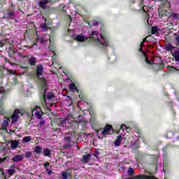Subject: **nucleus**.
<instances>
[{
  "instance_id": "nucleus-21",
  "label": "nucleus",
  "mask_w": 179,
  "mask_h": 179,
  "mask_svg": "<svg viewBox=\"0 0 179 179\" xmlns=\"http://www.w3.org/2000/svg\"><path fill=\"white\" fill-rule=\"evenodd\" d=\"M38 5H39V6H41V8H42V9H46L47 8V3H45V1H40L38 2Z\"/></svg>"
},
{
  "instance_id": "nucleus-8",
  "label": "nucleus",
  "mask_w": 179,
  "mask_h": 179,
  "mask_svg": "<svg viewBox=\"0 0 179 179\" xmlns=\"http://www.w3.org/2000/svg\"><path fill=\"white\" fill-rule=\"evenodd\" d=\"M24 156L23 155H15L13 158V162H22L23 160Z\"/></svg>"
},
{
  "instance_id": "nucleus-9",
  "label": "nucleus",
  "mask_w": 179,
  "mask_h": 179,
  "mask_svg": "<svg viewBox=\"0 0 179 179\" xmlns=\"http://www.w3.org/2000/svg\"><path fill=\"white\" fill-rule=\"evenodd\" d=\"M79 127V123L76 121H72L71 122V120L69 122V127L68 128H78Z\"/></svg>"
},
{
  "instance_id": "nucleus-46",
  "label": "nucleus",
  "mask_w": 179,
  "mask_h": 179,
  "mask_svg": "<svg viewBox=\"0 0 179 179\" xmlns=\"http://www.w3.org/2000/svg\"><path fill=\"white\" fill-rule=\"evenodd\" d=\"M38 108V106H35L33 109H32V113L34 111H36V110Z\"/></svg>"
},
{
  "instance_id": "nucleus-15",
  "label": "nucleus",
  "mask_w": 179,
  "mask_h": 179,
  "mask_svg": "<svg viewBox=\"0 0 179 179\" xmlns=\"http://www.w3.org/2000/svg\"><path fill=\"white\" fill-rule=\"evenodd\" d=\"M10 143L11 149H16V148H17V145H19V143L16 141H11Z\"/></svg>"
},
{
  "instance_id": "nucleus-18",
  "label": "nucleus",
  "mask_w": 179,
  "mask_h": 179,
  "mask_svg": "<svg viewBox=\"0 0 179 179\" xmlns=\"http://www.w3.org/2000/svg\"><path fill=\"white\" fill-rule=\"evenodd\" d=\"M54 94L49 92L47 94H44V100L45 101V99H48V100H51V99H53Z\"/></svg>"
},
{
  "instance_id": "nucleus-2",
  "label": "nucleus",
  "mask_w": 179,
  "mask_h": 179,
  "mask_svg": "<svg viewBox=\"0 0 179 179\" xmlns=\"http://www.w3.org/2000/svg\"><path fill=\"white\" fill-rule=\"evenodd\" d=\"M114 134V131L113 130V126L110 124H107L104 128L103 130L101 131V135L104 138L106 135H113Z\"/></svg>"
},
{
  "instance_id": "nucleus-12",
  "label": "nucleus",
  "mask_w": 179,
  "mask_h": 179,
  "mask_svg": "<svg viewBox=\"0 0 179 179\" xmlns=\"http://www.w3.org/2000/svg\"><path fill=\"white\" fill-rule=\"evenodd\" d=\"M91 158H92V155L87 154L86 155H83L81 161L83 162V163H88Z\"/></svg>"
},
{
  "instance_id": "nucleus-31",
  "label": "nucleus",
  "mask_w": 179,
  "mask_h": 179,
  "mask_svg": "<svg viewBox=\"0 0 179 179\" xmlns=\"http://www.w3.org/2000/svg\"><path fill=\"white\" fill-rule=\"evenodd\" d=\"M159 31V28L157 27H152V34H156Z\"/></svg>"
},
{
  "instance_id": "nucleus-42",
  "label": "nucleus",
  "mask_w": 179,
  "mask_h": 179,
  "mask_svg": "<svg viewBox=\"0 0 179 179\" xmlns=\"http://www.w3.org/2000/svg\"><path fill=\"white\" fill-rule=\"evenodd\" d=\"M1 177H3L4 178V179H7L6 178V175L5 174V172H3V170H1Z\"/></svg>"
},
{
  "instance_id": "nucleus-10",
  "label": "nucleus",
  "mask_w": 179,
  "mask_h": 179,
  "mask_svg": "<svg viewBox=\"0 0 179 179\" xmlns=\"http://www.w3.org/2000/svg\"><path fill=\"white\" fill-rule=\"evenodd\" d=\"M76 40L77 41H86V40H87V37L85 36L83 34H80L78 35L76 38Z\"/></svg>"
},
{
  "instance_id": "nucleus-53",
  "label": "nucleus",
  "mask_w": 179,
  "mask_h": 179,
  "mask_svg": "<svg viewBox=\"0 0 179 179\" xmlns=\"http://www.w3.org/2000/svg\"><path fill=\"white\" fill-rule=\"evenodd\" d=\"M96 135L97 136H99V131H96Z\"/></svg>"
},
{
  "instance_id": "nucleus-45",
  "label": "nucleus",
  "mask_w": 179,
  "mask_h": 179,
  "mask_svg": "<svg viewBox=\"0 0 179 179\" xmlns=\"http://www.w3.org/2000/svg\"><path fill=\"white\" fill-rule=\"evenodd\" d=\"M64 148H65L66 149H69V148H71V145H70L69 143H67V144H66V145H64Z\"/></svg>"
},
{
  "instance_id": "nucleus-48",
  "label": "nucleus",
  "mask_w": 179,
  "mask_h": 179,
  "mask_svg": "<svg viewBox=\"0 0 179 179\" xmlns=\"http://www.w3.org/2000/svg\"><path fill=\"white\" fill-rule=\"evenodd\" d=\"M169 71H171V72H173L174 71V67H170L169 68Z\"/></svg>"
},
{
  "instance_id": "nucleus-52",
  "label": "nucleus",
  "mask_w": 179,
  "mask_h": 179,
  "mask_svg": "<svg viewBox=\"0 0 179 179\" xmlns=\"http://www.w3.org/2000/svg\"><path fill=\"white\" fill-rule=\"evenodd\" d=\"M54 58H55V57H54V56H52V61H54Z\"/></svg>"
},
{
  "instance_id": "nucleus-38",
  "label": "nucleus",
  "mask_w": 179,
  "mask_h": 179,
  "mask_svg": "<svg viewBox=\"0 0 179 179\" xmlns=\"http://www.w3.org/2000/svg\"><path fill=\"white\" fill-rule=\"evenodd\" d=\"M44 124H45V121H44V120H41V121L39 122L38 125H39L40 127H43V125H44Z\"/></svg>"
},
{
  "instance_id": "nucleus-13",
  "label": "nucleus",
  "mask_w": 179,
  "mask_h": 179,
  "mask_svg": "<svg viewBox=\"0 0 179 179\" xmlns=\"http://www.w3.org/2000/svg\"><path fill=\"white\" fill-rule=\"evenodd\" d=\"M28 62L29 65L34 66L36 65V62H37V60H36V57H31L29 59Z\"/></svg>"
},
{
  "instance_id": "nucleus-32",
  "label": "nucleus",
  "mask_w": 179,
  "mask_h": 179,
  "mask_svg": "<svg viewBox=\"0 0 179 179\" xmlns=\"http://www.w3.org/2000/svg\"><path fill=\"white\" fill-rule=\"evenodd\" d=\"M35 115H36V118H38V120H41V117H43V115H41V113L40 111H36L35 113Z\"/></svg>"
},
{
  "instance_id": "nucleus-16",
  "label": "nucleus",
  "mask_w": 179,
  "mask_h": 179,
  "mask_svg": "<svg viewBox=\"0 0 179 179\" xmlns=\"http://www.w3.org/2000/svg\"><path fill=\"white\" fill-rule=\"evenodd\" d=\"M43 156L50 157L51 156V151H50V149L45 148L43 151Z\"/></svg>"
},
{
  "instance_id": "nucleus-50",
  "label": "nucleus",
  "mask_w": 179,
  "mask_h": 179,
  "mask_svg": "<svg viewBox=\"0 0 179 179\" xmlns=\"http://www.w3.org/2000/svg\"><path fill=\"white\" fill-rule=\"evenodd\" d=\"M176 40H177V41H179V36H177Z\"/></svg>"
},
{
  "instance_id": "nucleus-11",
  "label": "nucleus",
  "mask_w": 179,
  "mask_h": 179,
  "mask_svg": "<svg viewBox=\"0 0 179 179\" xmlns=\"http://www.w3.org/2000/svg\"><path fill=\"white\" fill-rule=\"evenodd\" d=\"M40 80H41V85L45 93L47 90V81H45V78H40Z\"/></svg>"
},
{
  "instance_id": "nucleus-43",
  "label": "nucleus",
  "mask_w": 179,
  "mask_h": 179,
  "mask_svg": "<svg viewBox=\"0 0 179 179\" xmlns=\"http://www.w3.org/2000/svg\"><path fill=\"white\" fill-rule=\"evenodd\" d=\"M148 6H143L142 10L146 13L148 12Z\"/></svg>"
},
{
  "instance_id": "nucleus-40",
  "label": "nucleus",
  "mask_w": 179,
  "mask_h": 179,
  "mask_svg": "<svg viewBox=\"0 0 179 179\" xmlns=\"http://www.w3.org/2000/svg\"><path fill=\"white\" fill-rule=\"evenodd\" d=\"M145 62L149 64L150 65H152V64H153V61H149V59H148V57H145Z\"/></svg>"
},
{
  "instance_id": "nucleus-44",
  "label": "nucleus",
  "mask_w": 179,
  "mask_h": 179,
  "mask_svg": "<svg viewBox=\"0 0 179 179\" xmlns=\"http://www.w3.org/2000/svg\"><path fill=\"white\" fill-rule=\"evenodd\" d=\"M99 155H100L99 152H96L94 154V157H96V159H99Z\"/></svg>"
},
{
  "instance_id": "nucleus-23",
  "label": "nucleus",
  "mask_w": 179,
  "mask_h": 179,
  "mask_svg": "<svg viewBox=\"0 0 179 179\" xmlns=\"http://www.w3.org/2000/svg\"><path fill=\"white\" fill-rule=\"evenodd\" d=\"M15 13L13 12V11H9L8 13V16H7V17L8 18V19H15Z\"/></svg>"
},
{
  "instance_id": "nucleus-54",
  "label": "nucleus",
  "mask_w": 179,
  "mask_h": 179,
  "mask_svg": "<svg viewBox=\"0 0 179 179\" xmlns=\"http://www.w3.org/2000/svg\"><path fill=\"white\" fill-rule=\"evenodd\" d=\"M98 138H99V139H101V138L100 137V136H98Z\"/></svg>"
},
{
  "instance_id": "nucleus-20",
  "label": "nucleus",
  "mask_w": 179,
  "mask_h": 179,
  "mask_svg": "<svg viewBox=\"0 0 179 179\" xmlns=\"http://www.w3.org/2000/svg\"><path fill=\"white\" fill-rule=\"evenodd\" d=\"M121 138H122V136H117L116 140L115 141V146H120V145H121Z\"/></svg>"
},
{
  "instance_id": "nucleus-14",
  "label": "nucleus",
  "mask_w": 179,
  "mask_h": 179,
  "mask_svg": "<svg viewBox=\"0 0 179 179\" xmlns=\"http://www.w3.org/2000/svg\"><path fill=\"white\" fill-rule=\"evenodd\" d=\"M8 125H9V119H6L3 120L1 127L3 129H6Z\"/></svg>"
},
{
  "instance_id": "nucleus-22",
  "label": "nucleus",
  "mask_w": 179,
  "mask_h": 179,
  "mask_svg": "<svg viewBox=\"0 0 179 179\" xmlns=\"http://www.w3.org/2000/svg\"><path fill=\"white\" fill-rule=\"evenodd\" d=\"M71 176V173L68 172V171H66L62 173V177L63 179L68 178V176Z\"/></svg>"
},
{
  "instance_id": "nucleus-39",
  "label": "nucleus",
  "mask_w": 179,
  "mask_h": 179,
  "mask_svg": "<svg viewBox=\"0 0 179 179\" xmlns=\"http://www.w3.org/2000/svg\"><path fill=\"white\" fill-rule=\"evenodd\" d=\"M48 174H51L52 173V171H51V168H48V169H45Z\"/></svg>"
},
{
  "instance_id": "nucleus-37",
  "label": "nucleus",
  "mask_w": 179,
  "mask_h": 179,
  "mask_svg": "<svg viewBox=\"0 0 179 179\" xmlns=\"http://www.w3.org/2000/svg\"><path fill=\"white\" fill-rule=\"evenodd\" d=\"M99 24V21L94 20L92 21V26H97Z\"/></svg>"
},
{
  "instance_id": "nucleus-1",
  "label": "nucleus",
  "mask_w": 179,
  "mask_h": 179,
  "mask_svg": "<svg viewBox=\"0 0 179 179\" xmlns=\"http://www.w3.org/2000/svg\"><path fill=\"white\" fill-rule=\"evenodd\" d=\"M90 38L94 41L96 45H99L100 47H108V41L104 38L97 31H92L90 34Z\"/></svg>"
},
{
  "instance_id": "nucleus-3",
  "label": "nucleus",
  "mask_w": 179,
  "mask_h": 179,
  "mask_svg": "<svg viewBox=\"0 0 179 179\" xmlns=\"http://www.w3.org/2000/svg\"><path fill=\"white\" fill-rule=\"evenodd\" d=\"M19 114H20L19 109H17L14 111L13 115L11 116L12 124H15V122H17L19 120Z\"/></svg>"
},
{
  "instance_id": "nucleus-55",
  "label": "nucleus",
  "mask_w": 179,
  "mask_h": 179,
  "mask_svg": "<svg viewBox=\"0 0 179 179\" xmlns=\"http://www.w3.org/2000/svg\"><path fill=\"white\" fill-rule=\"evenodd\" d=\"M11 65H13V64H11Z\"/></svg>"
},
{
  "instance_id": "nucleus-41",
  "label": "nucleus",
  "mask_w": 179,
  "mask_h": 179,
  "mask_svg": "<svg viewBox=\"0 0 179 179\" xmlns=\"http://www.w3.org/2000/svg\"><path fill=\"white\" fill-rule=\"evenodd\" d=\"M0 93L1 94H3V93H5V89H3V87H0Z\"/></svg>"
},
{
  "instance_id": "nucleus-26",
  "label": "nucleus",
  "mask_w": 179,
  "mask_h": 179,
  "mask_svg": "<svg viewBox=\"0 0 179 179\" xmlns=\"http://www.w3.org/2000/svg\"><path fill=\"white\" fill-rule=\"evenodd\" d=\"M146 41V38H144L143 40V42L141 43V48H140V49H139V51L141 52H143V54H145V52H143V49L142 48L145 45V42Z\"/></svg>"
},
{
  "instance_id": "nucleus-30",
  "label": "nucleus",
  "mask_w": 179,
  "mask_h": 179,
  "mask_svg": "<svg viewBox=\"0 0 179 179\" xmlns=\"http://www.w3.org/2000/svg\"><path fill=\"white\" fill-rule=\"evenodd\" d=\"M127 173L129 176H134L135 174V172L134 171V169L132 168H129Z\"/></svg>"
},
{
  "instance_id": "nucleus-36",
  "label": "nucleus",
  "mask_w": 179,
  "mask_h": 179,
  "mask_svg": "<svg viewBox=\"0 0 179 179\" xmlns=\"http://www.w3.org/2000/svg\"><path fill=\"white\" fill-rule=\"evenodd\" d=\"M45 169H50V162H46L43 164Z\"/></svg>"
},
{
  "instance_id": "nucleus-49",
  "label": "nucleus",
  "mask_w": 179,
  "mask_h": 179,
  "mask_svg": "<svg viewBox=\"0 0 179 179\" xmlns=\"http://www.w3.org/2000/svg\"><path fill=\"white\" fill-rule=\"evenodd\" d=\"M0 47H3V43L0 42Z\"/></svg>"
},
{
  "instance_id": "nucleus-33",
  "label": "nucleus",
  "mask_w": 179,
  "mask_h": 179,
  "mask_svg": "<svg viewBox=\"0 0 179 179\" xmlns=\"http://www.w3.org/2000/svg\"><path fill=\"white\" fill-rule=\"evenodd\" d=\"M32 156H33V154H31V152L27 151V152H25V157H26L27 159L30 158V157H32Z\"/></svg>"
},
{
  "instance_id": "nucleus-29",
  "label": "nucleus",
  "mask_w": 179,
  "mask_h": 179,
  "mask_svg": "<svg viewBox=\"0 0 179 179\" xmlns=\"http://www.w3.org/2000/svg\"><path fill=\"white\" fill-rule=\"evenodd\" d=\"M8 173L10 176L13 174H15L16 173V170L15 169H10L8 170Z\"/></svg>"
},
{
  "instance_id": "nucleus-17",
  "label": "nucleus",
  "mask_w": 179,
  "mask_h": 179,
  "mask_svg": "<svg viewBox=\"0 0 179 179\" xmlns=\"http://www.w3.org/2000/svg\"><path fill=\"white\" fill-rule=\"evenodd\" d=\"M34 152L37 155H41V152H43V148H41V146L36 145L35 147Z\"/></svg>"
},
{
  "instance_id": "nucleus-19",
  "label": "nucleus",
  "mask_w": 179,
  "mask_h": 179,
  "mask_svg": "<svg viewBox=\"0 0 179 179\" xmlns=\"http://www.w3.org/2000/svg\"><path fill=\"white\" fill-rule=\"evenodd\" d=\"M66 136L64 137V141H66V142H71V136H72V132H67Z\"/></svg>"
},
{
  "instance_id": "nucleus-5",
  "label": "nucleus",
  "mask_w": 179,
  "mask_h": 179,
  "mask_svg": "<svg viewBox=\"0 0 179 179\" xmlns=\"http://www.w3.org/2000/svg\"><path fill=\"white\" fill-rule=\"evenodd\" d=\"M171 54L175 58V61L179 62V49L171 50Z\"/></svg>"
},
{
  "instance_id": "nucleus-7",
  "label": "nucleus",
  "mask_w": 179,
  "mask_h": 179,
  "mask_svg": "<svg viewBox=\"0 0 179 179\" xmlns=\"http://www.w3.org/2000/svg\"><path fill=\"white\" fill-rule=\"evenodd\" d=\"M43 65L39 64L36 66V75L39 78H40V76L43 75Z\"/></svg>"
},
{
  "instance_id": "nucleus-34",
  "label": "nucleus",
  "mask_w": 179,
  "mask_h": 179,
  "mask_svg": "<svg viewBox=\"0 0 179 179\" xmlns=\"http://www.w3.org/2000/svg\"><path fill=\"white\" fill-rule=\"evenodd\" d=\"M120 129H122V131H127L128 127L125 124H122L121 127H120Z\"/></svg>"
},
{
  "instance_id": "nucleus-4",
  "label": "nucleus",
  "mask_w": 179,
  "mask_h": 179,
  "mask_svg": "<svg viewBox=\"0 0 179 179\" xmlns=\"http://www.w3.org/2000/svg\"><path fill=\"white\" fill-rule=\"evenodd\" d=\"M71 119H72V116H71V115H68L66 117L62 118L60 121V125L62 127H66V123L69 122L70 120Z\"/></svg>"
},
{
  "instance_id": "nucleus-27",
  "label": "nucleus",
  "mask_w": 179,
  "mask_h": 179,
  "mask_svg": "<svg viewBox=\"0 0 179 179\" xmlns=\"http://www.w3.org/2000/svg\"><path fill=\"white\" fill-rule=\"evenodd\" d=\"M41 29L42 31H46V30H48V27H47V24H42L41 25Z\"/></svg>"
},
{
  "instance_id": "nucleus-51",
  "label": "nucleus",
  "mask_w": 179,
  "mask_h": 179,
  "mask_svg": "<svg viewBox=\"0 0 179 179\" xmlns=\"http://www.w3.org/2000/svg\"><path fill=\"white\" fill-rule=\"evenodd\" d=\"M6 62H9V60H8L7 58H6Z\"/></svg>"
},
{
  "instance_id": "nucleus-47",
  "label": "nucleus",
  "mask_w": 179,
  "mask_h": 179,
  "mask_svg": "<svg viewBox=\"0 0 179 179\" xmlns=\"http://www.w3.org/2000/svg\"><path fill=\"white\" fill-rule=\"evenodd\" d=\"M44 2H45L46 3H48L50 2H51L52 0H43Z\"/></svg>"
},
{
  "instance_id": "nucleus-28",
  "label": "nucleus",
  "mask_w": 179,
  "mask_h": 179,
  "mask_svg": "<svg viewBox=\"0 0 179 179\" xmlns=\"http://www.w3.org/2000/svg\"><path fill=\"white\" fill-rule=\"evenodd\" d=\"M30 141H31V137H30V136H25L23 138V142H24L25 143L30 142Z\"/></svg>"
},
{
  "instance_id": "nucleus-6",
  "label": "nucleus",
  "mask_w": 179,
  "mask_h": 179,
  "mask_svg": "<svg viewBox=\"0 0 179 179\" xmlns=\"http://www.w3.org/2000/svg\"><path fill=\"white\" fill-rule=\"evenodd\" d=\"M48 40H50V35L45 34V35H43V36L42 37L41 39L37 38L36 42L38 43V41H40L41 43L43 44V43H45V41H48Z\"/></svg>"
},
{
  "instance_id": "nucleus-25",
  "label": "nucleus",
  "mask_w": 179,
  "mask_h": 179,
  "mask_svg": "<svg viewBox=\"0 0 179 179\" xmlns=\"http://www.w3.org/2000/svg\"><path fill=\"white\" fill-rule=\"evenodd\" d=\"M69 89L72 92H75V90H77L78 92H79V90H78V88H76L75 84H73V83L69 85Z\"/></svg>"
},
{
  "instance_id": "nucleus-35",
  "label": "nucleus",
  "mask_w": 179,
  "mask_h": 179,
  "mask_svg": "<svg viewBox=\"0 0 179 179\" xmlns=\"http://www.w3.org/2000/svg\"><path fill=\"white\" fill-rule=\"evenodd\" d=\"M82 104H86V102L83 101H80L78 102V107L79 108V107H80V106H82Z\"/></svg>"
},
{
  "instance_id": "nucleus-24",
  "label": "nucleus",
  "mask_w": 179,
  "mask_h": 179,
  "mask_svg": "<svg viewBox=\"0 0 179 179\" xmlns=\"http://www.w3.org/2000/svg\"><path fill=\"white\" fill-rule=\"evenodd\" d=\"M165 48L166 51H171V50L174 48V46H173V45H171V43H168L165 45Z\"/></svg>"
}]
</instances>
